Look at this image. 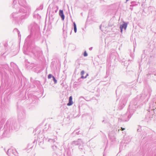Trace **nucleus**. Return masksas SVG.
<instances>
[{
  "label": "nucleus",
  "mask_w": 156,
  "mask_h": 156,
  "mask_svg": "<svg viewBox=\"0 0 156 156\" xmlns=\"http://www.w3.org/2000/svg\"><path fill=\"white\" fill-rule=\"evenodd\" d=\"M127 27V24L125 23L122 25L120 26V28L121 30V32L122 33V29L124 28L125 30H126V27Z\"/></svg>",
  "instance_id": "nucleus-1"
},
{
  "label": "nucleus",
  "mask_w": 156,
  "mask_h": 156,
  "mask_svg": "<svg viewBox=\"0 0 156 156\" xmlns=\"http://www.w3.org/2000/svg\"><path fill=\"white\" fill-rule=\"evenodd\" d=\"M59 15L61 17L62 20H64L65 18V16L63 14V11L62 10H60L59 11Z\"/></svg>",
  "instance_id": "nucleus-2"
},
{
  "label": "nucleus",
  "mask_w": 156,
  "mask_h": 156,
  "mask_svg": "<svg viewBox=\"0 0 156 156\" xmlns=\"http://www.w3.org/2000/svg\"><path fill=\"white\" fill-rule=\"evenodd\" d=\"M73 104V102L72 101V97L71 96L69 97V102L67 104V105L68 106H70Z\"/></svg>",
  "instance_id": "nucleus-3"
},
{
  "label": "nucleus",
  "mask_w": 156,
  "mask_h": 156,
  "mask_svg": "<svg viewBox=\"0 0 156 156\" xmlns=\"http://www.w3.org/2000/svg\"><path fill=\"white\" fill-rule=\"evenodd\" d=\"M84 74V72L83 71H82L81 72V74L82 75V76L81 77V78L83 79V78H86L87 76H86L85 77H84L83 76V75Z\"/></svg>",
  "instance_id": "nucleus-4"
},
{
  "label": "nucleus",
  "mask_w": 156,
  "mask_h": 156,
  "mask_svg": "<svg viewBox=\"0 0 156 156\" xmlns=\"http://www.w3.org/2000/svg\"><path fill=\"white\" fill-rule=\"evenodd\" d=\"M73 26H74V31L75 33H76V32L77 29H76V25L75 22L73 23Z\"/></svg>",
  "instance_id": "nucleus-5"
},
{
  "label": "nucleus",
  "mask_w": 156,
  "mask_h": 156,
  "mask_svg": "<svg viewBox=\"0 0 156 156\" xmlns=\"http://www.w3.org/2000/svg\"><path fill=\"white\" fill-rule=\"evenodd\" d=\"M52 78L55 83H56L57 82V80H56L55 77L54 76H52Z\"/></svg>",
  "instance_id": "nucleus-6"
},
{
  "label": "nucleus",
  "mask_w": 156,
  "mask_h": 156,
  "mask_svg": "<svg viewBox=\"0 0 156 156\" xmlns=\"http://www.w3.org/2000/svg\"><path fill=\"white\" fill-rule=\"evenodd\" d=\"M52 76H52V75L51 74H49L48 75V79H50L51 78V77H52Z\"/></svg>",
  "instance_id": "nucleus-7"
},
{
  "label": "nucleus",
  "mask_w": 156,
  "mask_h": 156,
  "mask_svg": "<svg viewBox=\"0 0 156 156\" xmlns=\"http://www.w3.org/2000/svg\"><path fill=\"white\" fill-rule=\"evenodd\" d=\"M83 55L85 57L87 56V54L86 51H85L84 52V54H83Z\"/></svg>",
  "instance_id": "nucleus-8"
},
{
  "label": "nucleus",
  "mask_w": 156,
  "mask_h": 156,
  "mask_svg": "<svg viewBox=\"0 0 156 156\" xmlns=\"http://www.w3.org/2000/svg\"><path fill=\"white\" fill-rule=\"evenodd\" d=\"M122 128V130H123L125 129L124 128Z\"/></svg>",
  "instance_id": "nucleus-9"
}]
</instances>
